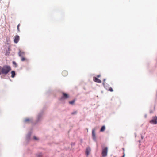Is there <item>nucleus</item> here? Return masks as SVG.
Returning <instances> with one entry per match:
<instances>
[{
    "instance_id": "nucleus-1",
    "label": "nucleus",
    "mask_w": 157,
    "mask_h": 157,
    "mask_svg": "<svg viewBox=\"0 0 157 157\" xmlns=\"http://www.w3.org/2000/svg\"><path fill=\"white\" fill-rule=\"evenodd\" d=\"M11 70L10 66L9 65H5L2 67L0 66V75H6Z\"/></svg>"
},
{
    "instance_id": "nucleus-2",
    "label": "nucleus",
    "mask_w": 157,
    "mask_h": 157,
    "mask_svg": "<svg viewBox=\"0 0 157 157\" xmlns=\"http://www.w3.org/2000/svg\"><path fill=\"white\" fill-rule=\"evenodd\" d=\"M108 152V147H103L102 148V154L103 157H105L107 155Z\"/></svg>"
},
{
    "instance_id": "nucleus-3",
    "label": "nucleus",
    "mask_w": 157,
    "mask_h": 157,
    "mask_svg": "<svg viewBox=\"0 0 157 157\" xmlns=\"http://www.w3.org/2000/svg\"><path fill=\"white\" fill-rule=\"evenodd\" d=\"M44 114L43 112L41 111L39 113L37 117L36 122H38L40 121L42 118V116Z\"/></svg>"
},
{
    "instance_id": "nucleus-4",
    "label": "nucleus",
    "mask_w": 157,
    "mask_h": 157,
    "mask_svg": "<svg viewBox=\"0 0 157 157\" xmlns=\"http://www.w3.org/2000/svg\"><path fill=\"white\" fill-rule=\"evenodd\" d=\"M150 122L154 124H157V117L156 116L153 117L152 119L150 121Z\"/></svg>"
},
{
    "instance_id": "nucleus-5",
    "label": "nucleus",
    "mask_w": 157,
    "mask_h": 157,
    "mask_svg": "<svg viewBox=\"0 0 157 157\" xmlns=\"http://www.w3.org/2000/svg\"><path fill=\"white\" fill-rule=\"evenodd\" d=\"M92 136L93 140L95 141H96V136L95 133V129H93L92 130Z\"/></svg>"
},
{
    "instance_id": "nucleus-6",
    "label": "nucleus",
    "mask_w": 157,
    "mask_h": 157,
    "mask_svg": "<svg viewBox=\"0 0 157 157\" xmlns=\"http://www.w3.org/2000/svg\"><path fill=\"white\" fill-rule=\"evenodd\" d=\"M24 122L25 123H32L33 122V119L32 118H27L25 119L24 121Z\"/></svg>"
},
{
    "instance_id": "nucleus-7",
    "label": "nucleus",
    "mask_w": 157,
    "mask_h": 157,
    "mask_svg": "<svg viewBox=\"0 0 157 157\" xmlns=\"http://www.w3.org/2000/svg\"><path fill=\"white\" fill-rule=\"evenodd\" d=\"M63 96H62V97H61V98H60V100H63V99H64V98L67 99V98H68L69 97L68 95L66 93H63Z\"/></svg>"
},
{
    "instance_id": "nucleus-8",
    "label": "nucleus",
    "mask_w": 157,
    "mask_h": 157,
    "mask_svg": "<svg viewBox=\"0 0 157 157\" xmlns=\"http://www.w3.org/2000/svg\"><path fill=\"white\" fill-rule=\"evenodd\" d=\"M20 39V37L18 35H16L15 36V38L14 40V42L15 43H17Z\"/></svg>"
},
{
    "instance_id": "nucleus-9",
    "label": "nucleus",
    "mask_w": 157,
    "mask_h": 157,
    "mask_svg": "<svg viewBox=\"0 0 157 157\" xmlns=\"http://www.w3.org/2000/svg\"><path fill=\"white\" fill-rule=\"evenodd\" d=\"M91 151V149L90 147H87L86 150V154L87 156H88L89 155L90 152Z\"/></svg>"
},
{
    "instance_id": "nucleus-10",
    "label": "nucleus",
    "mask_w": 157,
    "mask_h": 157,
    "mask_svg": "<svg viewBox=\"0 0 157 157\" xmlns=\"http://www.w3.org/2000/svg\"><path fill=\"white\" fill-rule=\"evenodd\" d=\"M93 79L94 81L96 82L100 83H101V81L99 79L96 77H94Z\"/></svg>"
},
{
    "instance_id": "nucleus-11",
    "label": "nucleus",
    "mask_w": 157,
    "mask_h": 157,
    "mask_svg": "<svg viewBox=\"0 0 157 157\" xmlns=\"http://www.w3.org/2000/svg\"><path fill=\"white\" fill-rule=\"evenodd\" d=\"M32 133L31 132H29L28 133L26 136V139L28 140H29L30 139V136L31 135Z\"/></svg>"
},
{
    "instance_id": "nucleus-12",
    "label": "nucleus",
    "mask_w": 157,
    "mask_h": 157,
    "mask_svg": "<svg viewBox=\"0 0 157 157\" xmlns=\"http://www.w3.org/2000/svg\"><path fill=\"white\" fill-rule=\"evenodd\" d=\"M11 77L12 78H13L15 77V76L16 75V73H15V71H11Z\"/></svg>"
},
{
    "instance_id": "nucleus-13",
    "label": "nucleus",
    "mask_w": 157,
    "mask_h": 157,
    "mask_svg": "<svg viewBox=\"0 0 157 157\" xmlns=\"http://www.w3.org/2000/svg\"><path fill=\"white\" fill-rule=\"evenodd\" d=\"M24 53L23 52H21V51H19L18 55L20 57H23V56L24 55Z\"/></svg>"
},
{
    "instance_id": "nucleus-14",
    "label": "nucleus",
    "mask_w": 157,
    "mask_h": 157,
    "mask_svg": "<svg viewBox=\"0 0 157 157\" xmlns=\"http://www.w3.org/2000/svg\"><path fill=\"white\" fill-rule=\"evenodd\" d=\"M10 49L9 48H8V49L6 50V51L5 55L6 56L9 55L10 52Z\"/></svg>"
},
{
    "instance_id": "nucleus-15",
    "label": "nucleus",
    "mask_w": 157,
    "mask_h": 157,
    "mask_svg": "<svg viewBox=\"0 0 157 157\" xmlns=\"http://www.w3.org/2000/svg\"><path fill=\"white\" fill-rule=\"evenodd\" d=\"M105 126L103 125L101 127V128L100 130V132H103L105 130Z\"/></svg>"
},
{
    "instance_id": "nucleus-16",
    "label": "nucleus",
    "mask_w": 157,
    "mask_h": 157,
    "mask_svg": "<svg viewBox=\"0 0 157 157\" xmlns=\"http://www.w3.org/2000/svg\"><path fill=\"white\" fill-rule=\"evenodd\" d=\"M42 156V153L41 152H39L36 155L37 157H41Z\"/></svg>"
},
{
    "instance_id": "nucleus-17",
    "label": "nucleus",
    "mask_w": 157,
    "mask_h": 157,
    "mask_svg": "<svg viewBox=\"0 0 157 157\" xmlns=\"http://www.w3.org/2000/svg\"><path fill=\"white\" fill-rule=\"evenodd\" d=\"M62 75L64 76L67 75V72L66 71H63L62 73Z\"/></svg>"
},
{
    "instance_id": "nucleus-18",
    "label": "nucleus",
    "mask_w": 157,
    "mask_h": 157,
    "mask_svg": "<svg viewBox=\"0 0 157 157\" xmlns=\"http://www.w3.org/2000/svg\"><path fill=\"white\" fill-rule=\"evenodd\" d=\"M75 100H73L71 101H70L69 103L70 104L73 105L75 103Z\"/></svg>"
},
{
    "instance_id": "nucleus-19",
    "label": "nucleus",
    "mask_w": 157,
    "mask_h": 157,
    "mask_svg": "<svg viewBox=\"0 0 157 157\" xmlns=\"http://www.w3.org/2000/svg\"><path fill=\"white\" fill-rule=\"evenodd\" d=\"M33 139L34 140L36 141L39 140V138L35 136L33 137Z\"/></svg>"
},
{
    "instance_id": "nucleus-20",
    "label": "nucleus",
    "mask_w": 157,
    "mask_h": 157,
    "mask_svg": "<svg viewBox=\"0 0 157 157\" xmlns=\"http://www.w3.org/2000/svg\"><path fill=\"white\" fill-rule=\"evenodd\" d=\"M12 63L14 65H15V66L16 67H17V64L16 62L14 61H13L12 62Z\"/></svg>"
},
{
    "instance_id": "nucleus-21",
    "label": "nucleus",
    "mask_w": 157,
    "mask_h": 157,
    "mask_svg": "<svg viewBox=\"0 0 157 157\" xmlns=\"http://www.w3.org/2000/svg\"><path fill=\"white\" fill-rule=\"evenodd\" d=\"M20 24H19L17 26V29L18 31V32H20V30H19V26H20Z\"/></svg>"
},
{
    "instance_id": "nucleus-22",
    "label": "nucleus",
    "mask_w": 157,
    "mask_h": 157,
    "mask_svg": "<svg viewBox=\"0 0 157 157\" xmlns=\"http://www.w3.org/2000/svg\"><path fill=\"white\" fill-rule=\"evenodd\" d=\"M77 113V111H75L74 112H73L71 113V114L72 115H74V114H76Z\"/></svg>"
},
{
    "instance_id": "nucleus-23",
    "label": "nucleus",
    "mask_w": 157,
    "mask_h": 157,
    "mask_svg": "<svg viewBox=\"0 0 157 157\" xmlns=\"http://www.w3.org/2000/svg\"><path fill=\"white\" fill-rule=\"evenodd\" d=\"M109 90L111 92H113V90L111 87H110L109 89Z\"/></svg>"
},
{
    "instance_id": "nucleus-24",
    "label": "nucleus",
    "mask_w": 157,
    "mask_h": 157,
    "mask_svg": "<svg viewBox=\"0 0 157 157\" xmlns=\"http://www.w3.org/2000/svg\"><path fill=\"white\" fill-rule=\"evenodd\" d=\"M25 58L24 57H22V58H21V60L22 61H24V60H25Z\"/></svg>"
},
{
    "instance_id": "nucleus-25",
    "label": "nucleus",
    "mask_w": 157,
    "mask_h": 157,
    "mask_svg": "<svg viewBox=\"0 0 157 157\" xmlns=\"http://www.w3.org/2000/svg\"><path fill=\"white\" fill-rule=\"evenodd\" d=\"M106 80V79L105 78L103 79V82H105ZM103 84L104 85V86L105 87V83L104 82H103Z\"/></svg>"
},
{
    "instance_id": "nucleus-26",
    "label": "nucleus",
    "mask_w": 157,
    "mask_h": 157,
    "mask_svg": "<svg viewBox=\"0 0 157 157\" xmlns=\"http://www.w3.org/2000/svg\"><path fill=\"white\" fill-rule=\"evenodd\" d=\"M75 143H73V142H72V143H71V146H74V145H75Z\"/></svg>"
},
{
    "instance_id": "nucleus-27",
    "label": "nucleus",
    "mask_w": 157,
    "mask_h": 157,
    "mask_svg": "<svg viewBox=\"0 0 157 157\" xmlns=\"http://www.w3.org/2000/svg\"><path fill=\"white\" fill-rule=\"evenodd\" d=\"M123 155L122 156V157H124L125 156V153L124 152H123Z\"/></svg>"
},
{
    "instance_id": "nucleus-28",
    "label": "nucleus",
    "mask_w": 157,
    "mask_h": 157,
    "mask_svg": "<svg viewBox=\"0 0 157 157\" xmlns=\"http://www.w3.org/2000/svg\"><path fill=\"white\" fill-rule=\"evenodd\" d=\"M141 138L142 140H143L144 138V136L142 135L141 136Z\"/></svg>"
},
{
    "instance_id": "nucleus-29",
    "label": "nucleus",
    "mask_w": 157,
    "mask_h": 157,
    "mask_svg": "<svg viewBox=\"0 0 157 157\" xmlns=\"http://www.w3.org/2000/svg\"><path fill=\"white\" fill-rule=\"evenodd\" d=\"M153 113V112L152 111H151V110H150V113Z\"/></svg>"
},
{
    "instance_id": "nucleus-30",
    "label": "nucleus",
    "mask_w": 157,
    "mask_h": 157,
    "mask_svg": "<svg viewBox=\"0 0 157 157\" xmlns=\"http://www.w3.org/2000/svg\"><path fill=\"white\" fill-rule=\"evenodd\" d=\"M100 76H101L100 75H97V76L98 78H99V77H100Z\"/></svg>"
},
{
    "instance_id": "nucleus-31",
    "label": "nucleus",
    "mask_w": 157,
    "mask_h": 157,
    "mask_svg": "<svg viewBox=\"0 0 157 157\" xmlns=\"http://www.w3.org/2000/svg\"><path fill=\"white\" fill-rule=\"evenodd\" d=\"M122 150H123V151H124H124H125V149H124V148H122Z\"/></svg>"
},
{
    "instance_id": "nucleus-32",
    "label": "nucleus",
    "mask_w": 157,
    "mask_h": 157,
    "mask_svg": "<svg viewBox=\"0 0 157 157\" xmlns=\"http://www.w3.org/2000/svg\"><path fill=\"white\" fill-rule=\"evenodd\" d=\"M139 143H140V140H139Z\"/></svg>"
},
{
    "instance_id": "nucleus-33",
    "label": "nucleus",
    "mask_w": 157,
    "mask_h": 157,
    "mask_svg": "<svg viewBox=\"0 0 157 157\" xmlns=\"http://www.w3.org/2000/svg\"><path fill=\"white\" fill-rule=\"evenodd\" d=\"M145 117H146V115H145Z\"/></svg>"
}]
</instances>
